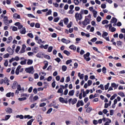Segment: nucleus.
Segmentation results:
<instances>
[{
  "mask_svg": "<svg viewBox=\"0 0 125 125\" xmlns=\"http://www.w3.org/2000/svg\"><path fill=\"white\" fill-rule=\"evenodd\" d=\"M109 85H110V83H107V84L104 85V89H105V90H107V89H108V88H109Z\"/></svg>",
  "mask_w": 125,
  "mask_h": 125,
  "instance_id": "nucleus-38",
  "label": "nucleus"
},
{
  "mask_svg": "<svg viewBox=\"0 0 125 125\" xmlns=\"http://www.w3.org/2000/svg\"><path fill=\"white\" fill-rule=\"evenodd\" d=\"M12 41V37L10 36L8 38L7 43H10Z\"/></svg>",
  "mask_w": 125,
  "mask_h": 125,
  "instance_id": "nucleus-27",
  "label": "nucleus"
},
{
  "mask_svg": "<svg viewBox=\"0 0 125 125\" xmlns=\"http://www.w3.org/2000/svg\"><path fill=\"white\" fill-rule=\"evenodd\" d=\"M78 120H79V123H80L81 124H83V118L79 117L78 118Z\"/></svg>",
  "mask_w": 125,
  "mask_h": 125,
  "instance_id": "nucleus-28",
  "label": "nucleus"
},
{
  "mask_svg": "<svg viewBox=\"0 0 125 125\" xmlns=\"http://www.w3.org/2000/svg\"><path fill=\"white\" fill-rule=\"evenodd\" d=\"M7 50L8 51V52H9V53L11 54V55H12V54H13V50H12V49H11V48H10V47L7 48Z\"/></svg>",
  "mask_w": 125,
  "mask_h": 125,
  "instance_id": "nucleus-11",
  "label": "nucleus"
},
{
  "mask_svg": "<svg viewBox=\"0 0 125 125\" xmlns=\"http://www.w3.org/2000/svg\"><path fill=\"white\" fill-rule=\"evenodd\" d=\"M102 19V18H101V17L98 16V17H97L96 20H97V22H100L101 21Z\"/></svg>",
  "mask_w": 125,
  "mask_h": 125,
  "instance_id": "nucleus-46",
  "label": "nucleus"
},
{
  "mask_svg": "<svg viewBox=\"0 0 125 125\" xmlns=\"http://www.w3.org/2000/svg\"><path fill=\"white\" fill-rule=\"evenodd\" d=\"M40 27H41V25H40V23H36L35 24V27L36 28H40Z\"/></svg>",
  "mask_w": 125,
  "mask_h": 125,
  "instance_id": "nucleus-63",
  "label": "nucleus"
},
{
  "mask_svg": "<svg viewBox=\"0 0 125 125\" xmlns=\"http://www.w3.org/2000/svg\"><path fill=\"white\" fill-rule=\"evenodd\" d=\"M77 101H78L77 99H76V98L73 99L72 101V105H74V104H76L77 103Z\"/></svg>",
  "mask_w": 125,
  "mask_h": 125,
  "instance_id": "nucleus-34",
  "label": "nucleus"
},
{
  "mask_svg": "<svg viewBox=\"0 0 125 125\" xmlns=\"http://www.w3.org/2000/svg\"><path fill=\"white\" fill-rule=\"evenodd\" d=\"M26 62H27V60H24L21 61L20 62L21 65H26Z\"/></svg>",
  "mask_w": 125,
  "mask_h": 125,
  "instance_id": "nucleus-30",
  "label": "nucleus"
},
{
  "mask_svg": "<svg viewBox=\"0 0 125 125\" xmlns=\"http://www.w3.org/2000/svg\"><path fill=\"white\" fill-rule=\"evenodd\" d=\"M111 103H112V102L111 101H110L108 104L105 103L104 104V108H108V107H109V106H111Z\"/></svg>",
  "mask_w": 125,
  "mask_h": 125,
  "instance_id": "nucleus-19",
  "label": "nucleus"
},
{
  "mask_svg": "<svg viewBox=\"0 0 125 125\" xmlns=\"http://www.w3.org/2000/svg\"><path fill=\"white\" fill-rule=\"evenodd\" d=\"M37 121L38 122H41V121H42V117L41 115H38L37 118Z\"/></svg>",
  "mask_w": 125,
  "mask_h": 125,
  "instance_id": "nucleus-18",
  "label": "nucleus"
},
{
  "mask_svg": "<svg viewBox=\"0 0 125 125\" xmlns=\"http://www.w3.org/2000/svg\"><path fill=\"white\" fill-rule=\"evenodd\" d=\"M102 72L104 73V74H106V72H107V69H106V67H104L102 69Z\"/></svg>",
  "mask_w": 125,
  "mask_h": 125,
  "instance_id": "nucleus-45",
  "label": "nucleus"
},
{
  "mask_svg": "<svg viewBox=\"0 0 125 125\" xmlns=\"http://www.w3.org/2000/svg\"><path fill=\"white\" fill-rule=\"evenodd\" d=\"M33 122H34V119H32L30 121H29L27 122V125H32V123H33Z\"/></svg>",
  "mask_w": 125,
  "mask_h": 125,
  "instance_id": "nucleus-33",
  "label": "nucleus"
},
{
  "mask_svg": "<svg viewBox=\"0 0 125 125\" xmlns=\"http://www.w3.org/2000/svg\"><path fill=\"white\" fill-rule=\"evenodd\" d=\"M5 111L7 114H12V109L10 107H8L5 109Z\"/></svg>",
  "mask_w": 125,
  "mask_h": 125,
  "instance_id": "nucleus-9",
  "label": "nucleus"
},
{
  "mask_svg": "<svg viewBox=\"0 0 125 125\" xmlns=\"http://www.w3.org/2000/svg\"><path fill=\"white\" fill-rule=\"evenodd\" d=\"M13 18L14 19H20V15L15 13L13 15Z\"/></svg>",
  "mask_w": 125,
  "mask_h": 125,
  "instance_id": "nucleus-14",
  "label": "nucleus"
},
{
  "mask_svg": "<svg viewBox=\"0 0 125 125\" xmlns=\"http://www.w3.org/2000/svg\"><path fill=\"white\" fill-rule=\"evenodd\" d=\"M75 93V90H71L69 91L68 93V95L69 96H73L74 95V94Z\"/></svg>",
  "mask_w": 125,
  "mask_h": 125,
  "instance_id": "nucleus-17",
  "label": "nucleus"
},
{
  "mask_svg": "<svg viewBox=\"0 0 125 125\" xmlns=\"http://www.w3.org/2000/svg\"><path fill=\"white\" fill-rule=\"evenodd\" d=\"M119 37L120 40H123V39H124V34H120L119 36Z\"/></svg>",
  "mask_w": 125,
  "mask_h": 125,
  "instance_id": "nucleus-59",
  "label": "nucleus"
},
{
  "mask_svg": "<svg viewBox=\"0 0 125 125\" xmlns=\"http://www.w3.org/2000/svg\"><path fill=\"white\" fill-rule=\"evenodd\" d=\"M9 57V54L7 53L3 56L4 58H8Z\"/></svg>",
  "mask_w": 125,
  "mask_h": 125,
  "instance_id": "nucleus-61",
  "label": "nucleus"
},
{
  "mask_svg": "<svg viewBox=\"0 0 125 125\" xmlns=\"http://www.w3.org/2000/svg\"><path fill=\"white\" fill-rule=\"evenodd\" d=\"M36 56L38 57V58H42V57H43V54L42 52H39L37 53Z\"/></svg>",
  "mask_w": 125,
  "mask_h": 125,
  "instance_id": "nucleus-7",
  "label": "nucleus"
},
{
  "mask_svg": "<svg viewBox=\"0 0 125 125\" xmlns=\"http://www.w3.org/2000/svg\"><path fill=\"white\" fill-rule=\"evenodd\" d=\"M32 50L33 52L37 53V52H39V47H35L32 49Z\"/></svg>",
  "mask_w": 125,
  "mask_h": 125,
  "instance_id": "nucleus-25",
  "label": "nucleus"
},
{
  "mask_svg": "<svg viewBox=\"0 0 125 125\" xmlns=\"http://www.w3.org/2000/svg\"><path fill=\"white\" fill-rule=\"evenodd\" d=\"M82 11H81L80 13H76L75 15V19H76V21H78V20H82L83 19V16L82 15Z\"/></svg>",
  "mask_w": 125,
  "mask_h": 125,
  "instance_id": "nucleus-1",
  "label": "nucleus"
},
{
  "mask_svg": "<svg viewBox=\"0 0 125 125\" xmlns=\"http://www.w3.org/2000/svg\"><path fill=\"white\" fill-rule=\"evenodd\" d=\"M63 53H64V54H66V55H67V56H69V55L71 54V53H69V52L67 50L63 51Z\"/></svg>",
  "mask_w": 125,
  "mask_h": 125,
  "instance_id": "nucleus-37",
  "label": "nucleus"
},
{
  "mask_svg": "<svg viewBox=\"0 0 125 125\" xmlns=\"http://www.w3.org/2000/svg\"><path fill=\"white\" fill-rule=\"evenodd\" d=\"M47 66H48V63L47 62L45 63L44 66L43 67V69L45 70L46 68H47Z\"/></svg>",
  "mask_w": 125,
  "mask_h": 125,
  "instance_id": "nucleus-56",
  "label": "nucleus"
},
{
  "mask_svg": "<svg viewBox=\"0 0 125 125\" xmlns=\"http://www.w3.org/2000/svg\"><path fill=\"white\" fill-rule=\"evenodd\" d=\"M89 55H90V53L89 52H87L86 54L83 55L84 59L86 61H90V58H89Z\"/></svg>",
  "mask_w": 125,
  "mask_h": 125,
  "instance_id": "nucleus-2",
  "label": "nucleus"
},
{
  "mask_svg": "<svg viewBox=\"0 0 125 125\" xmlns=\"http://www.w3.org/2000/svg\"><path fill=\"white\" fill-rule=\"evenodd\" d=\"M25 48H26V45L23 44L22 48L20 51V53H24V52H25Z\"/></svg>",
  "mask_w": 125,
  "mask_h": 125,
  "instance_id": "nucleus-10",
  "label": "nucleus"
},
{
  "mask_svg": "<svg viewBox=\"0 0 125 125\" xmlns=\"http://www.w3.org/2000/svg\"><path fill=\"white\" fill-rule=\"evenodd\" d=\"M28 37H29V38H31V39H33L34 38V35L32 33H28L27 34Z\"/></svg>",
  "mask_w": 125,
  "mask_h": 125,
  "instance_id": "nucleus-51",
  "label": "nucleus"
},
{
  "mask_svg": "<svg viewBox=\"0 0 125 125\" xmlns=\"http://www.w3.org/2000/svg\"><path fill=\"white\" fill-rule=\"evenodd\" d=\"M10 117H11V115H5L4 119H2L1 121H8L10 118Z\"/></svg>",
  "mask_w": 125,
  "mask_h": 125,
  "instance_id": "nucleus-13",
  "label": "nucleus"
},
{
  "mask_svg": "<svg viewBox=\"0 0 125 125\" xmlns=\"http://www.w3.org/2000/svg\"><path fill=\"white\" fill-rule=\"evenodd\" d=\"M90 21L88 19H85L83 22H82V24L83 25V26H86V25H88Z\"/></svg>",
  "mask_w": 125,
  "mask_h": 125,
  "instance_id": "nucleus-4",
  "label": "nucleus"
},
{
  "mask_svg": "<svg viewBox=\"0 0 125 125\" xmlns=\"http://www.w3.org/2000/svg\"><path fill=\"white\" fill-rule=\"evenodd\" d=\"M52 108H50L47 111V114H50L52 112Z\"/></svg>",
  "mask_w": 125,
  "mask_h": 125,
  "instance_id": "nucleus-53",
  "label": "nucleus"
},
{
  "mask_svg": "<svg viewBox=\"0 0 125 125\" xmlns=\"http://www.w3.org/2000/svg\"><path fill=\"white\" fill-rule=\"evenodd\" d=\"M4 65L5 67H7V66H8V61L5 60L4 63Z\"/></svg>",
  "mask_w": 125,
  "mask_h": 125,
  "instance_id": "nucleus-49",
  "label": "nucleus"
},
{
  "mask_svg": "<svg viewBox=\"0 0 125 125\" xmlns=\"http://www.w3.org/2000/svg\"><path fill=\"white\" fill-rule=\"evenodd\" d=\"M87 83H88V86H90V85H91V84H92V81H91V80H88V81H87Z\"/></svg>",
  "mask_w": 125,
  "mask_h": 125,
  "instance_id": "nucleus-47",
  "label": "nucleus"
},
{
  "mask_svg": "<svg viewBox=\"0 0 125 125\" xmlns=\"http://www.w3.org/2000/svg\"><path fill=\"white\" fill-rule=\"evenodd\" d=\"M14 59H15V61H19L20 60V58L18 56H16Z\"/></svg>",
  "mask_w": 125,
  "mask_h": 125,
  "instance_id": "nucleus-58",
  "label": "nucleus"
},
{
  "mask_svg": "<svg viewBox=\"0 0 125 125\" xmlns=\"http://www.w3.org/2000/svg\"><path fill=\"white\" fill-rule=\"evenodd\" d=\"M92 110V108L91 107H88L86 110V112L87 113H90V112H91V111Z\"/></svg>",
  "mask_w": 125,
  "mask_h": 125,
  "instance_id": "nucleus-26",
  "label": "nucleus"
},
{
  "mask_svg": "<svg viewBox=\"0 0 125 125\" xmlns=\"http://www.w3.org/2000/svg\"><path fill=\"white\" fill-rule=\"evenodd\" d=\"M111 86L112 87L115 88V89L118 88V87L119 86V84H117L115 83H111Z\"/></svg>",
  "mask_w": 125,
  "mask_h": 125,
  "instance_id": "nucleus-20",
  "label": "nucleus"
},
{
  "mask_svg": "<svg viewBox=\"0 0 125 125\" xmlns=\"http://www.w3.org/2000/svg\"><path fill=\"white\" fill-rule=\"evenodd\" d=\"M27 64V65H32L33 64V61L32 60L28 59Z\"/></svg>",
  "mask_w": 125,
  "mask_h": 125,
  "instance_id": "nucleus-31",
  "label": "nucleus"
},
{
  "mask_svg": "<svg viewBox=\"0 0 125 125\" xmlns=\"http://www.w3.org/2000/svg\"><path fill=\"white\" fill-rule=\"evenodd\" d=\"M27 100V98H26V97H22V98H19V101H24V100Z\"/></svg>",
  "mask_w": 125,
  "mask_h": 125,
  "instance_id": "nucleus-41",
  "label": "nucleus"
},
{
  "mask_svg": "<svg viewBox=\"0 0 125 125\" xmlns=\"http://www.w3.org/2000/svg\"><path fill=\"white\" fill-rule=\"evenodd\" d=\"M63 20H61V21H60V22L59 23V25L60 26H61V27H63Z\"/></svg>",
  "mask_w": 125,
  "mask_h": 125,
  "instance_id": "nucleus-54",
  "label": "nucleus"
},
{
  "mask_svg": "<svg viewBox=\"0 0 125 125\" xmlns=\"http://www.w3.org/2000/svg\"><path fill=\"white\" fill-rule=\"evenodd\" d=\"M117 21H118V20L116 19L115 18H112V19L111 20L110 23H117Z\"/></svg>",
  "mask_w": 125,
  "mask_h": 125,
  "instance_id": "nucleus-22",
  "label": "nucleus"
},
{
  "mask_svg": "<svg viewBox=\"0 0 125 125\" xmlns=\"http://www.w3.org/2000/svg\"><path fill=\"white\" fill-rule=\"evenodd\" d=\"M17 7H23V5L21 3L17 4Z\"/></svg>",
  "mask_w": 125,
  "mask_h": 125,
  "instance_id": "nucleus-64",
  "label": "nucleus"
},
{
  "mask_svg": "<svg viewBox=\"0 0 125 125\" xmlns=\"http://www.w3.org/2000/svg\"><path fill=\"white\" fill-rule=\"evenodd\" d=\"M117 94H114L110 98V100H114L116 97H117Z\"/></svg>",
  "mask_w": 125,
  "mask_h": 125,
  "instance_id": "nucleus-43",
  "label": "nucleus"
},
{
  "mask_svg": "<svg viewBox=\"0 0 125 125\" xmlns=\"http://www.w3.org/2000/svg\"><path fill=\"white\" fill-rule=\"evenodd\" d=\"M108 23H109V21H108V20H104L102 21L103 25H105V24H108Z\"/></svg>",
  "mask_w": 125,
  "mask_h": 125,
  "instance_id": "nucleus-35",
  "label": "nucleus"
},
{
  "mask_svg": "<svg viewBox=\"0 0 125 125\" xmlns=\"http://www.w3.org/2000/svg\"><path fill=\"white\" fill-rule=\"evenodd\" d=\"M117 44L118 46H122V44H123V42H122L121 41H117Z\"/></svg>",
  "mask_w": 125,
  "mask_h": 125,
  "instance_id": "nucleus-36",
  "label": "nucleus"
},
{
  "mask_svg": "<svg viewBox=\"0 0 125 125\" xmlns=\"http://www.w3.org/2000/svg\"><path fill=\"white\" fill-rule=\"evenodd\" d=\"M92 13L94 18H96V17H97V11L95 10L94 11H93Z\"/></svg>",
  "mask_w": 125,
  "mask_h": 125,
  "instance_id": "nucleus-24",
  "label": "nucleus"
},
{
  "mask_svg": "<svg viewBox=\"0 0 125 125\" xmlns=\"http://www.w3.org/2000/svg\"><path fill=\"white\" fill-rule=\"evenodd\" d=\"M18 30V28L17 27L13 26L12 27V31H17Z\"/></svg>",
  "mask_w": 125,
  "mask_h": 125,
  "instance_id": "nucleus-62",
  "label": "nucleus"
},
{
  "mask_svg": "<svg viewBox=\"0 0 125 125\" xmlns=\"http://www.w3.org/2000/svg\"><path fill=\"white\" fill-rule=\"evenodd\" d=\"M62 42H64V43H70L71 42V41L70 40H67L65 39H62Z\"/></svg>",
  "mask_w": 125,
  "mask_h": 125,
  "instance_id": "nucleus-12",
  "label": "nucleus"
},
{
  "mask_svg": "<svg viewBox=\"0 0 125 125\" xmlns=\"http://www.w3.org/2000/svg\"><path fill=\"white\" fill-rule=\"evenodd\" d=\"M62 69L63 72H65V71L67 70V66H66L65 65H63L62 67Z\"/></svg>",
  "mask_w": 125,
  "mask_h": 125,
  "instance_id": "nucleus-39",
  "label": "nucleus"
},
{
  "mask_svg": "<svg viewBox=\"0 0 125 125\" xmlns=\"http://www.w3.org/2000/svg\"><path fill=\"white\" fill-rule=\"evenodd\" d=\"M45 105H46V103H41L40 104V107H44V106H45Z\"/></svg>",
  "mask_w": 125,
  "mask_h": 125,
  "instance_id": "nucleus-57",
  "label": "nucleus"
},
{
  "mask_svg": "<svg viewBox=\"0 0 125 125\" xmlns=\"http://www.w3.org/2000/svg\"><path fill=\"white\" fill-rule=\"evenodd\" d=\"M63 92V88L60 87V88L58 89L57 93H62Z\"/></svg>",
  "mask_w": 125,
  "mask_h": 125,
  "instance_id": "nucleus-32",
  "label": "nucleus"
},
{
  "mask_svg": "<svg viewBox=\"0 0 125 125\" xmlns=\"http://www.w3.org/2000/svg\"><path fill=\"white\" fill-rule=\"evenodd\" d=\"M70 63H72L71 60H68L66 62V65H69Z\"/></svg>",
  "mask_w": 125,
  "mask_h": 125,
  "instance_id": "nucleus-60",
  "label": "nucleus"
},
{
  "mask_svg": "<svg viewBox=\"0 0 125 125\" xmlns=\"http://www.w3.org/2000/svg\"><path fill=\"white\" fill-rule=\"evenodd\" d=\"M74 2L75 5H78V4H80V1H79V0H74Z\"/></svg>",
  "mask_w": 125,
  "mask_h": 125,
  "instance_id": "nucleus-42",
  "label": "nucleus"
},
{
  "mask_svg": "<svg viewBox=\"0 0 125 125\" xmlns=\"http://www.w3.org/2000/svg\"><path fill=\"white\" fill-rule=\"evenodd\" d=\"M53 48V47L52 46L49 47V48H48V52H51V51H52Z\"/></svg>",
  "mask_w": 125,
  "mask_h": 125,
  "instance_id": "nucleus-55",
  "label": "nucleus"
},
{
  "mask_svg": "<svg viewBox=\"0 0 125 125\" xmlns=\"http://www.w3.org/2000/svg\"><path fill=\"white\" fill-rule=\"evenodd\" d=\"M15 25L18 27L19 30H21V29L23 28V25L22 24H21V23H20V22H16L15 23Z\"/></svg>",
  "mask_w": 125,
  "mask_h": 125,
  "instance_id": "nucleus-5",
  "label": "nucleus"
},
{
  "mask_svg": "<svg viewBox=\"0 0 125 125\" xmlns=\"http://www.w3.org/2000/svg\"><path fill=\"white\" fill-rule=\"evenodd\" d=\"M91 24L92 26H95V27H96V26H98L97 24H96V22H95V21H91Z\"/></svg>",
  "mask_w": 125,
  "mask_h": 125,
  "instance_id": "nucleus-40",
  "label": "nucleus"
},
{
  "mask_svg": "<svg viewBox=\"0 0 125 125\" xmlns=\"http://www.w3.org/2000/svg\"><path fill=\"white\" fill-rule=\"evenodd\" d=\"M20 33H21L22 35H25L26 34V28L25 27H23L20 30Z\"/></svg>",
  "mask_w": 125,
  "mask_h": 125,
  "instance_id": "nucleus-8",
  "label": "nucleus"
},
{
  "mask_svg": "<svg viewBox=\"0 0 125 125\" xmlns=\"http://www.w3.org/2000/svg\"><path fill=\"white\" fill-rule=\"evenodd\" d=\"M19 50H20V46H18L16 49V53H18V52H19Z\"/></svg>",
  "mask_w": 125,
  "mask_h": 125,
  "instance_id": "nucleus-52",
  "label": "nucleus"
},
{
  "mask_svg": "<svg viewBox=\"0 0 125 125\" xmlns=\"http://www.w3.org/2000/svg\"><path fill=\"white\" fill-rule=\"evenodd\" d=\"M63 21L65 25H67L69 22V19H68L67 18H65L63 19Z\"/></svg>",
  "mask_w": 125,
  "mask_h": 125,
  "instance_id": "nucleus-21",
  "label": "nucleus"
},
{
  "mask_svg": "<svg viewBox=\"0 0 125 125\" xmlns=\"http://www.w3.org/2000/svg\"><path fill=\"white\" fill-rule=\"evenodd\" d=\"M69 48L70 49H72L73 50H76L77 47H76V46H75L74 45H71L69 46Z\"/></svg>",
  "mask_w": 125,
  "mask_h": 125,
  "instance_id": "nucleus-29",
  "label": "nucleus"
},
{
  "mask_svg": "<svg viewBox=\"0 0 125 125\" xmlns=\"http://www.w3.org/2000/svg\"><path fill=\"white\" fill-rule=\"evenodd\" d=\"M107 36H108V33L107 32H104L102 35L103 38H105V37H107Z\"/></svg>",
  "mask_w": 125,
  "mask_h": 125,
  "instance_id": "nucleus-48",
  "label": "nucleus"
},
{
  "mask_svg": "<svg viewBox=\"0 0 125 125\" xmlns=\"http://www.w3.org/2000/svg\"><path fill=\"white\" fill-rule=\"evenodd\" d=\"M107 121H106L104 125H110V124H111V123H112V121H111L110 119H109V118H107Z\"/></svg>",
  "mask_w": 125,
  "mask_h": 125,
  "instance_id": "nucleus-16",
  "label": "nucleus"
},
{
  "mask_svg": "<svg viewBox=\"0 0 125 125\" xmlns=\"http://www.w3.org/2000/svg\"><path fill=\"white\" fill-rule=\"evenodd\" d=\"M118 95H120V96H121V97H125V93H124L123 92H120L118 93Z\"/></svg>",
  "mask_w": 125,
  "mask_h": 125,
  "instance_id": "nucleus-50",
  "label": "nucleus"
},
{
  "mask_svg": "<svg viewBox=\"0 0 125 125\" xmlns=\"http://www.w3.org/2000/svg\"><path fill=\"white\" fill-rule=\"evenodd\" d=\"M59 101L61 102V103H65V104H68V101L67 100H65L64 98L62 97L59 98Z\"/></svg>",
  "mask_w": 125,
  "mask_h": 125,
  "instance_id": "nucleus-6",
  "label": "nucleus"
},
{
  "mask_svg": "<svg viewBox=\"0 0 125 125\" xmlns=\"http://www.w3.org/2000/svg\"><path fill=\"white\" fill-rule=\"evenodd\" d=\"M25 72H26V73H29V74H31V73H32V72L34 71V67L30 66V67L26 68H25Z\"/></svg>",
  "mask_w": 125,
  "mask_h": 125,
  "instance_id": "nucleus-3",
  "label": "nucleus"
},
{
  "mask_svg": "<svg viewBox=\"0 0 125 125\" xmlns=\"http://www.w3.org/2000/svg\"><path fill=\"white\" fill-rule=\"evenodd\" d=\"M70 81H71V78H70V77H67L66 78V80H65V83H69V82H70Z\"/></svg>",
  "mask_w": 125,
  "mask_h": 125,
  "instance_id": "nucleus-44",
  "label": "nucleus"
},
{
  "mask_svg": "<svg viewBox=\"0 0 125 125\" xmlns=\"http://www.w3.org/2000/svg\"><path fill=\"white\" fill-rule=\"evenodd\" d=\"M9 81H8V79H7V77H5L4 80V83H7V85H9Z\"/></svg>",
  "mask_w": 125,
  "mask_h": 125,
  "instance_id": "nucleus-23",
  "label": "nucleus"
},
{
  "mask_svg": "<svg viewBox=\"0 0 125 125\" xmlns=\"http://www.w3.org/2000/svg\"><path fill=\"white\" fill-rule=\"evenodd\" d=\"M17 84H18V83H17V82L16 81L14 82L12 86V89H15V88H16V86H17Z\"/></svg>",
  "mask_w": 125,
  "mask_h": 125,
  "instance_id": "nucleus-15",
  "label": "nucleus"
}]
</instances>
